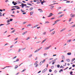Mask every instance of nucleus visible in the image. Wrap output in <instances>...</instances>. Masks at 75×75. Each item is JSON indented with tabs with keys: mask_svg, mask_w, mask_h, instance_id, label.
<instances>
[{
	"mask_svg": "<svg viewBox=\"0 0 75 75\" xmlns=\"http://www.w3.org/2000/svg\"><path fill=\"white\" fill-rule=\"evenodd\" d=\"M51 47V46L50 45V46L49 47H45V48H44V50H46L48 49H49Z\"/></svg>",
	"mask_w": 75,
	"mask_h": 75,
	"instance_id": "nucleus-1",
	"label": "nucleus"
},
{
	"mask_svg": "<svg viewBox=\"0 0 75 75\" xmlns=\"http://www.w3.org/2000/svg\"><path fill=\"white\" fill-rule=\"evenodd\" d=\"M12 4H13V5H16V4H17V3L16 2H14V1H13Z\"/></svg>",
	"mask_w": 75,
	"mask_h": 75,
	"instance_id": "nucleus-8",
	"label": "nucleus"
},
{
	"mask_svg": "<svg viewBox=\"0 0 75 75\" xmlns=\"http://www.w3.org/2000/svg\"><path fill=\"white\" fill-rule=\"evenodd\" d=\"M70 17L74 18L75 17V15L74 14H70Z\"/></svg>",
	"mask_w": 75,
	"mask_h": 75,
	"instance_id": "nucleus-5",
	"label": "nucleus"
},
{
	"mask_svg": "<svg viewBox=\"0 0 75 75\" xmlns=\"http://www.w3.org/2000/svg\"><path fill=\"white\" fill-rule=\"evenodd\" d=\"M49 71H50V72H51L52 71V70H51V69H50L49 70Z\"/></svg>",
	"mask_w": 75,
	"mask_h": 75,
	"instance_id": "nucleus-43",
	"label": "nucleus"
},
{
	"mask_svg": "<svg viewBox=\"0 0 75 75\" xmlns=\"http://www.w3.org/2000/svg\"><path fill=\"white\" fill-rule=\"evenodd\" d=\"M19 61V59H17L16 60V62H18Z\"/></svg>",
	"mask_w": 75,
	"mask_h": 75,
	"instance_id": "nucleus-36",
	"label": "nucleus"
},
{
	"mask_svg": "<svg viewBox=\"0 0 75 75\" xmlns=\"http://www.w3.org/2000/svg\"><path fill=\"white\" fill-rule=\"evenodd\" d=\"M11 16L13 17H15V16H13V15H11Z\"/></svg>",
	"mask_w": 75,
	"mask_h": 75,
	"instance_id": "nucleus-63",
	"label": "nucleus"
},
{
	"mask_svg": "<svg viewBox=\"0 0 75 75\" xmlns=\"http://www.w3.org/2000/svg\"><path fill=\"white\" fill-rule=\"evenodd\" d=\"M33 12H30V15H33Z\"/></svg>",
	"mask_w": 75,
	"mask_h": 75,
	"instance_id": "nucleus-19",
	"label": "nucleus"
},
{
	"mask_svg": "<svg viewBox=\"0 0 75 75\" xmlns=\"http://www.w3.org/2000/svg\"><path fill=\"white\" fill-rule=\"evenodd\" d=\"M72 73H73V71H70V74H72Z\"/></svg>",
	"mask_w": 75,
	"mask_h": 75,
	"instance_id": "nucleus-45",
	"label": "nucleus"
},
{
	"mask_svg": "<svg viewBox=\"0 0 75 75\" xmlns=\"http://www.w3.org/2000/svg\"><path fill=\"white\" fill-rule=\"evenodd\" d=\"M16 8H17V9H20V8L18 7Z\"/></svg>",
	"mask_w": 75,
	"mask_h": 75,
	"instance_id": "nucleus-60",
	"label": "nucleus"
},
{
	"mask_svg": "<svg viewBox=\"0 0 75 75\" xmlns=\"http://www.w3.org/2000/svg\"><path fill=\"white\" fill-rule=\"evenodd\" d=\"M43 35H45L46 34V32H44L43 33Z\"/></svg>",
	"mask_w": 75,
	"mask_h": 75,
	"instance_id": "nucleus-59",
	"label": "nucleus"
},
{
	"mask_svg": "<svg viewBox=\"0 0 75 75\" xmlns=\"http://www.w3.org/2000/svg\"><path fill=\"white\" fill-rule=\"evenodd\" d=\"M18 67V65L15 66V67H14V69H16V68H17Z\"/></svg>",
	"mask_w": 75,
	"mask_h": 75,
	"instance_id": "nucleus-12",
	"label": "nucleus"
},
{
	"mask_svg": "<svg viewBox=\"0 0 75 75\" xmlns=\"http://www.w3.org/2000/svg\"><path fill=\"white\" fill-rule=\"evenodd\" d=\"M53 58H50V59H49V60H51L52 59H53Z\"/></svg>",
	"mask_w": 75,
	"mask_h": 75,
	"instance_id": "nucleus-53",
	"label": "nucleus"
},
{
	"mask_svg": "<svg viewBox=\"0 0 75 75\" xmlns=\"http://www.w3.org/2000/svg\"><path fill=\"white\" fill-rule=\"evenodd\" d=\"M45 59H44V60H43V61H42V62H40V65H41V64H42V63H44L45 62Z\"/></svg>",
	"mask_w": 75,
	"mask_h": 75,
	"instance_id": "nucleus-3",
	"label": "nucleus"
},
{
	"mask_svg": "<svg viewBox=\"0 0 75 75\" xmlns=\"http://www.w3.org/2000/svg\"><path fill=\"white\" fill-rule=\"evenodd\" d=\"M47 39L46 38L44 39V40L42 41V43H43L45 42V41L47 40Z\"/></svg>",
	"mask_w": 75,
	"mask_h": 75,
	"instance_id": "nucleus-9",
	"label": "nucleus"
},
{
	"mask_svg": "<svg viewBox=\"0 0 75 75\" xmlns=\"http://www.w3.org/2000/svg\"><path fill=\"white\" fill-rule=\"evenodd\" d=\"M61 8V7H59L58 8H57V9L59 10V9H60Z\"/></svg>",
	"mask_w": 75,
	"mask_h": 75,
	"instance_id": "nucleus-41",
	"label": "nucleus"
},
{
	"mask_svg": "<svg viewBox=\"0 0 75 75\" xmlns=\"http://www.w3.org/2000/svg\"><path fill=\"white\" fill-rule=\"evenodd\" d=\"M38 63V62L36 61V62L35 63L34 65H36V64H37Z\"/></svg>",
	"mask_w": 75,
	"mask_h": 75,
	"instance_id": "nucleus-16",
	"label": "nucleus"
},
{
	"mask_svg": "<svg viewBox=\"0 0 75 75\" xmlns=\"http://www.w3.org/2000/svg\"><path fill=\"white\" fill-rule=\"evenodd\" d=\"M54 18H51V20H53V19H54Z\"/></svg>",
	"mask_w": 75,
	"mask_h": 75,
	"instance_id": "nucleus-46",
	"label": "nucleus"
},
{
	"mask_svg": "<svg viewBox=\"0 0 75 75\" xmlns=\"http://www.w3.org/2000/svg\"><path fill=\"white\" fill-rule=\"evenodd\" d=\"M38 59V57H36V58H35V60H37V59Z\"/></svg>",
	"mask_w": 75,
	"mask_h": 75,
	"instance_id": "nucleus-55",
	"label": "nucleus"
},
{
	"mask_svg": "<svg viewBox=\"0 0 75 75\" xmlns=\"http://www.w3.org/2000/svg\"><path fill=\"white\" fill-rule=\"evenodd\" d=\"M27 33V31H25V32H24L22 33V35H24L25 34H26V33Z\"/></svg>",
	"mask_w": 75,
	"mask_h": 75,
	"instance_id": "nucleus-10",
	"label": "nucleus"
},
{
	"mask_svg": "<svg viewBox=\"0 0 75 75\" xmlns=\"http://www.w3.org/2000/svg\"><path fill=\"white\" fill-rule=\"evenodd\" d=\"M70 1H67L66 2V3H70Z\"/></svg>",
	"mask_w": 75,
	"mask_h": 75,
	"instance_id": "nucleus-34",
	"label": "nucleus"
},
{
	"mask_svg": "<svg viewBox=\"0 0 75 75\" xmlns=\"http://www.w3.org/2000/svg\"><path fill=\"white\" fill-rule=\"evenodd\" d=\"M25 70H26V69H24V70H23L21 72H24V71H25Z\"/></svg>",
	"mask_w": 75,
	"mask_h": 75,
	"instance_id": "nucleus-24",
	"label": "nucleus"
},
{
	"mask_svg": "<svg viewBox=\"0 0 75 75\" xmlns=\"http://www.w3.org/2000/svg\"><path fill=\"white\" fill-rule=\"evenodd\" d=\"M18 7V6H12V8H14L15 7Z\"/></svg>",
	"mask_w": 75,
	"mask_h": 75,
	"instance_id": "nucleus-21",
	"label": "nucleus"
},
{
	"mask_svg": "<svg viewBox=\"0 0 75 75\" xmlns=\"http://www.w3.org/2000/svg\"><path fill=\"white\" fill-rule=\"evenodd\" d=\"M21 52V49H18V52Z\"/></svg>",
	"mask_w": 75,
	"mask_h": 75,
	"instance_id": "nucleus-37",
	"label": "nucleus"
},
{
	"mask_svg": "<svg viewBox=\"0 0 75 75\" xmlns=\"http://www.w3.org/2000/svg\"><path fill=\"white\" fill-rule=\"evenodd\" d=\"M66 28H64L62 29V30H60V32H62L63 31H64V30H66Z\"/></svg>",
	"mask_w": 75,
	"mask_h": 75,
	"instance_id": "nucleus-7",
	"label": "nucleus"
},
{
	"mask_svg": "<svg viewBox=\"0 0 75 75\" xmlns=\"http://www.w3.org/2000/svg\"><path fill=\"white\" fill-rule=\"evenodd\" d=\"M45 23H49V22H48V21H46V22H45Z\"/></svg>",
	"mask_w": 75,
	"mask_h": 75,
	"instance_id": "nucleus-51",
	"label": "nucleus"
},
{
	"mask_svg": "<svg viewBox=\"0 0 75 75\" xmlns=\"http://www.w3.org/2000/svg\"><path fill=\"white\" fill-rule=\"evenodd\" d=\"M17 57V56H15L13 58V59H15V58H16Z\"/></svg>",
	"mask_w": 75,
	"mask_h": 75,
	"instance_id": "nucleus-49",
	"label": "nucleus"
},
{
	"mask_svg": "<svg viewBox=\"0 0 75 75\" xmlns=\"http://www.w3.org/2000/svg\"><path fill=\"white\" fill-rule=\"evenodd\" d=\"M30 38V37H29L27 38V39H26V40H28Z\"/></svg>",
	"mask_w": 75,
	"mask_h": 75,
	"instance_id": "nucleus-17",
	"label": "nucleus"
},
{
	"mask_svg": "<svg viewBox=\"0 0 75 75\" xmlns=\"http://www.w3.org/2000/svg\"><path fill=\"white\" fill-rule=\"evenodd\" d=\"M64 62V61L63 60H62L61 61V62Z\"/></svg>",
	"mask_w": 75,
	"mask_h": 75,
	"instance_id": "nucleus-56",
	"label": "nucleus"
},
{
	"mask_svg": "<svg viewBox=\"0 0 75 75\" xmlns=\"http://www.w3.org/2000/svg\"><path fill=\"white\" fill-rule=\"evenodd\" d=\"M31 24H29V25H27V27H28L30 26H31Z\"/></svg>",
	"mask_w": 75,
	"mask_h": 75,
	"instance_id": "nucleus-26",
	"label": "nucleus"
},
{
	"mask_svg": "<svg viewBox=\"0 0 75 75\" xmlns=\"http://www.w3.org/2000/svg\"><path fill=\"white\" fill-rule=\"evenodd\" d=\"M75 67V65L74 64L72 65V67Z\"/></svg>",
	"mask_w": 75,
	"mask_h": 75,
	"instance_id": "nucleus-62",
	"label": "nucleus"
},
{
	"mask_svg": "<svg viewBox=\"0 0 75 75\" xmlns=\"http://www.w3.org/2000/svg\"><path fill=\"white\" fill-rule=\"evenodd\" d=\"M47 70V69H45L43 71H42V73H44Z\"/></svg>",
	"mask_w": 75,
	"mask_h": 75,
	"instance_id": "nucleus-6",
	"label": "nucleus"
},
{
	"mask_svg": "<svg viewBox=\"0 0 75 75\" xmlns=\"http://www.w3.org/2000/svg\"><path fill=\"white\" fill-rule=\"evenodd\" d=\"M75 59V58L72 59V61L71 62H74V60Z\"/></svg>",
	"mask_w": 75,
	"mask_h": 75,
	"instance_id": "nucleus-32",
	"label": "nucleus"
},
{
	"mask_svg": "<svg viewBox=\"0 0 75 75\" xmlns=\"http://www.w3.org/2000/svg\"><path fill=\"white\" fill-rule=\"evenodd\" d=\"M28 5H30L31 6H33V5H32V4H28Z\"/></svg>",
	"mask_w": 75,
	"mask_h": 75,
	"instance_id": "nucleus-42",
	"label": "nucleus"
},
{
	"mask_svg": "<svg viewBox=\"0 0 75 75\" xmlns=\"http://www.w3.org/2000/svg\"><path fill=\"white\" fill-rule=\"evenodd\" d=\"M75 26V24L74 25H72V26H71V27H74Z\"/></svg>",
	"mask_w": 75,
	"mask_h": 75,
	"instance_id": "nucleus-44",
	"label": "nucleus"
},
{
	"mask_svg": "<svg viewBox=\"0 0 75 75\" xmlns=\"http://www.w3.org/2000/svg\"><path fill=\"white\" fill-rule=\"evenodd\" d=\"M54 30V28H53V29H52V30H50V32H51L52 31Z\"/></svg>",
	"mask_w": 75,
	"mask_h": 75,
	"instance_id": "nucleus-23",
	"label": "nucleus"
},
{
	"mask_svg": "<svg viewBox=\"0 0 75 75\" xmlns=\"http://www.w3.org/2000/svg\"><path fill=\"white\" fill-rule=\"evenodd\" d=\"M67 54L68 55H71V52H69V53H67Z\"/></svg>",
	"mask_w": 75,
	"mask_h": 75,
	"instance_id": "nucleus-11",
	"label": "nucleus"
},
{
	"mask_svg": "<svg viewBox=\"0 0 75 75\" xmlns=\"http://www.w3.org/2000/svg\"><path fill=\"white\" fill-rule=\"evenodd\" d=\"M38 26V25H36V26H35V27H37Z\"/></svg>",
	"mask_w": 75,
	"mask_h": 75,
	"instance_id": "nucleus-58",
	"label": "nucleus"
},
{
	"mask_svg": "<svg viewBox=\"0 0 75 75\" xmlns=\"http://www.w3.org/2000/svg\"><path fill=\"white\" fill-rule=\"evenodd\" d=\"M33 56V55H32V54H30V55L28 57H31L32 56Z\"/></svg>",
	"mask_w": 75,
	"mask_h": 75,
	"instance_id": "nucleus-25",
	"label": "nucleus"
},
{
	"mask_svg": "<svg viewBox=\"0 0 75 75\" xmlns=\"http://www.w3.org/2000/svg\"><path fill=\"white\" fill-rule=\"evenodd\" d=\"M8 43H6V44H5V45H4V46H6V45H8Z\"/></svg>",
	"mask_w": 75,
	"mask_h": 75,
	"instance_id": "nucleus-47",
	"label": "nucleus"
},
{
	"mask_svg": "<svg viewBox=\"0 0 75 75\" xmlns=\"http://www.w3.org/2000/svg\"><path fill=\"white\" fill-rule=\"evenodd\" d=\"M62 60L65 59V56L64 55H63L62 56Z\"/></svg>",
	"mask_w": 75,
	"mask_h": 75,
	"instance_id": "nucleus-4",
	"label": "nucleus"
},
{
	"mask_svg": "<svg viewBox=\"0 0 75 75\" xmlns=\"http://www.w3.org/2000/svg\"><path fill=\"white\" fill-rule=\"evenodd\" d=\"M47 55V54L46 53L43 54V55H44V56H46Z\"/></svg>",
	"mask_w": 75,
	"mask_h": 75,
	"instance_id": "nucleus-18",
	"label": "nucleus"
},
{
	"mask_svg": "<svg viewBox=\"0 0 75 75\" xmlns=\"http://www.w3.org/2000/svg\"><path fill=\"white\" fill-rule=\"evenodd\" d=\"M61 13H62V12H59L58 14H60Z\"/></svg>",
	"mask_w": 75,
	"mask_h": 75,
	"instance_id": "nucleus-40",
	"label": "nucleus"
},
{
	"mask_svg": "<svg viewBox=\"0 0 75 75\" xmlns=\"http://www.w3.org/2000/svg\"><path fill=\"white\" fill-rule=\"evenodd\" d=\"M72 19V18H70L69 19V22H70L71 21V20Z\"/></svg>",
	"mask_w": 75,
	"mask_h": 75,
	"instance_id": "nucleus-31",
	"label": "nucleus"
},
{
	"mask_svg": "<svg viewBox=\"0 0 75 75\" xmlns=\"http://www.w3.org/2000/svg\"><path fill=\"white\" fill-rule=\"evenodd\" d=\"M10 20H8L7 21H6V22H7V23H9V22H10V21H9Z\"/></svg>",
	"mask_w": 75,
	"mask_h": 75,
	"instance_id": "nucleus-30",
	"label": "nucleus"
},
{
	"mask_svg": "<svg viewBox=\"0 0 75 75\" xmlns=\"http://www.w3.org/2000/svg\"><path fill=\"white\" fill-rule=\"evenodd\" d=\"M57 22H55V23H54L53 24H52V25H55V24H57Z\"/></svg>",
	"mask_w": 75,
	"mask_h": 75,
	"instance_id": "nucleus-39",
	"label": "nucleus"
},
{
	"mask_svg": "<svg viewBox=\"0 0 75 75\" xmlns=\"http://www.w3.org/2000/svg\"><path fill=\"white\" fill-rule=\"evenodd\" d=\"M22 2L24 3H25V1H23Z\"/></svg>",
	"mask_w": 75,
	"mask_h": 75,
	"instance_id": "nucleus-61",
	"label": "nucleus"
},
{
	"mask_svg": "<svg viewBox=\"0 0 75 75\" xmlns=\"http://www.w3.org/2000/svg\"><path fill=\"white\" fill-rule=\"evenodd\" d=\"M64 16V14H62V15H60V16H59V18H61Z\"/></svg>",
	"mask_w": 75,
	"mask_h": 75,
	"instance_id": "nucleus-14",
	"label": "nucleus"
},
{
	"mask_svg": "<svg viewBox=\"0 0 75 75\" xmlns=\"http://www.w3.org/2000/svg\"><path fill=\"white\" fill-rule=\"evenodd\" d=\"M40 3V2H39V1H37V4H38L39 3Z\"/></svg>",
	"mask_w": 75,
	"mask_h": 75,
	"instance_id": "nucleus-38",
	"label": "nucleus"
},
{
	"mask_svg": "<svg viewBox=\"0 0 75 75\" xmlns=\"http://www.w3.org/2000/svg\"><path fill=\"white\" fill-rule=\"evenodd\" d=\"M25 7L26 8H30V6H25Z\"/></svg>",
	"mask_w": 75,
	"mask_h": 75,
	"instance_id": "nucleus-54",
	"label": "nucleus"
},
{
	"mask_svg": "<svg viewBox=\"0 0 75 75\" xmlns=\"http://www.w3.org/2000/svg\"><path fill=\"white\" fill-rule=\"evenodd\" d=\"M33 66V64H30V66Z\"/></svg>",
	"mask_w": 75,
	"mask_h": 75,
	"instance_id": "nucleus-64",
	"label": "nucleus"
},
{
	"mask_svg": "<svg viewBox=\"0 0 75 75\" xmlns=\"http://www.w3.org/2000/svg\"><path fill=\"white\" fill-rule=\"evenodd\" d=\"M13 21V19H12V18H10V21Z\"/></svg>",
	"mask_w": 75,
	"mask_h": 75,
	"instance_id": "nucleus-35",
	"label": "nucleus"
},
{
	"mask_svg": "<svg viewBox=\"0 0 75 75\" xmlns=\"http://www.w3.org/2000/svg\"><path fill=\"white\" fill-rule=\"evenodd\" d=\"M33 9V7H31L30 8V10L31 11Z\"/></svg>",
	"mask_w": 75,
	"mask_h": 75,
	"instance_id": "nucleus-22",
	"label": "nucleus"
},
{
	"mask_svg": "<svg viewBox=\"0 0 75 75\" xmlns=\"http://www.w3.org/2000/svg\"><path fill=\"white\" fill-rule=\"evenodd\" d=\"M55 33V31H53L52 32V33H51V34H54V33Z\"/></svg>",
	"mask_w": 75,
	"mask_h": 75,
	"instance_id": "nucleus-20",
	"label": "nucleus"
},
{
	"mask_svg": "<svg viewBox=\"0 0 75 75\" xmlns=\"http://www.w3.org/2000/svg\"><path fill=\"white\" fill-rule=\"evenodd\" d=\"M66 61H67V62H70V59H67L66 60Z\"/></svg>",
	"mask_w": 75,
	"mask_h": 75,
	"instance_id": "nucleus-15",
	"label": "nucleus"
},
{
	"mask_svg": "<svg viewBox=\"0 0 75 75\" xmlns=\"http://www.w3.org/2000/svg\"><path fill=\"white\" fill-rule=\"evenodd\" d=\"M42 48V47H41L40 49H39L37 50H36V51H35V52H34L35 53H36V52H38V51H39V50H40V49Z\"/></svg>",
	"mask_w": 75,
	"mask_h": 75,
	"instance_id": "nucleus-2",
	"label": "nucleus"
},
{
	"mask_svg": "<svg viewBox=\"0 0 75 75\" xmlns=\"http://www.w3.org/2000/svg\"><path fill=\"white\" fill-rule=\"evenodd\" d=\"M23 14H26V12H23Z\"/></svg>",
	"mask_w": 75,
	"mask_h": 75,
	"instance_id": "nucleus-50",
	"label": "nucleus"
},
{
	"mask_svg": "<svg viewBox=\"0 0 75 75\" xmlns=\"http://www.w3.org/2000/svg\"><path fill=\"white\" fill-rule=\"evenodd\" d=\"M59 21H60V20H57V21H54V23H56V22H57Z\"/></svg>",
	"mask_w": 75,
	"mask_h": 75,
	"instance_id": "nucleus-27",
	"label": "nucleus"
},
{
	"mask_svg": "<svg viewBox=\"0 0 75 75\" xmlns=\"http://www.w3.org/2000/svg\"><path fill=\"white\" fill-rule=\"evenodd\" d=\"M18 38H16V39H14V40H17V39H18Z\"/></svg>",
	"mask_w": 75,
	"mask_h": 75,
	"instance_id": "nucleus-57",
	"label": "nucleus"
},
{
	"mask_svg": "<svg viewBox=\"0 0 75 75\" xmlns=\"http://www.w3.org/2000/svg\"><path fill=\"white\" fill-rule=\"evenodd\" d=\"M40 2L44 3L45 2V1H40Z\"/></svg>",
	"mask_w": 75,
	"mask_h": 75,
	"instance_id": "nucleus-52",
	"label": "nucleus"
},
{
	"mask_svg": "<svg viewBox=\"0 0 75 75\" xmlns=\"http://www.w3.org/2000/svg\"><path fill=\"white\" fill-rule=\"evenodd\" d=\"M60 67V65H57V67L59 68Z\"/></svg>",
	"mask_w": 75,
	"mask_h": 75,
	"instance_id": "nucleus-48",
	"label": "nucleus"
},
{
	"mask_svg": "<svg viewBox=\"0 0 75 75\" xmlns=\"http://www.w3.org/2000/svg\"><path fill=\"white\" fill-rule=\"evenodd\" d=\"M21 11L22 12V13L25 12V11H23V10L22 9H21Z\"/></svg>",
	"mask_w": 75,
	"mask_h": 75,
	"instance_id": "nucleus-28",
	"label": "nucleus"
},
{
	"mask_svg": "<svg viewBox=\"0 0 75 75\" xmlns=\"http://www.w3.org/2000/svg\"><path fill=\"white\" fill-rule=\"evenodd\" d=\"M40 42H41L40 41H39L37 42H36V43H40Z\"/></svg>",
	"mask_w": 75,
	"mask_h": 75,
	"instance_id": "nucleus-33",
	"label": "nucleus"
},
{
	"mask_svg": "<svg viewBox=\"0 0 75 75\" xmlns=\"http://www.w3.org/2000/svg\"><path fill=\"white\" fill-rule=\"evenodd\" d=\"M71 41H72V40H67V42H71Z\"/></svg>",
	"mask_w": 75,
	"mask_h": 75,
	"instance_id": "nucleus-13",
	"label": "nucleus"
},
{
	"mask_svg": "<svg viewBox=\"0 0 75 75\" xmlns=\"http://www.w3.org/2000/svg\"><path fill=\"white\" fill-rule=\"evenodd\" d=\"M15 31V30H13V31H12V32H11V33H14Z\"/></svg>",
	"mask_w": 75,
	"mask_h": 75,
	"instance_id": "nucleus-29",
	"label": "nucleus"
}]
</instances>
